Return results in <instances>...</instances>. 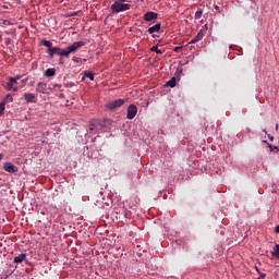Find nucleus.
Segmentation results:
<instances>
[{"mask_svg":"<svg viewBox=\"0 0 279 279\" xmlns=\"http://www.w3.org/2000/svg\"><path fill=\"white\" fill-rule=\"evenodd\" d=\"M130 10V4L125 3V0H116L111 4V11L113 14H119V12H128Z\"/></svg>","mask_w":279,"mask_h":279,"instance_id":"nucleus-1","label":"nucleus"},{"mask_svg":"<svg viewBox=\"0 0 279 279\" xmlns=\"http://www.w3.org/2000/svg\"><path fill=\"white\" fill-rule=\"evenodd\" d=\"M84 45H86V43L75 41L72 45L68 46L65 49V58H69V56H71V53H76L77 51H80V49H82V47H84Z\"/></svg>","mask_w":279,"mask_h":279,"instance_id":"nucleus-2","label":"nucleus"},{"mask_svg":"<svg viewBox=\"0 0 279 279\" xmlns=\"http://www.w3.org/2000/svg\"><path fill=\"white\" fill-rule=\"evenodd\" d=\"M47 53L50 58H53V56H64L66 58V50H62L60 47H52L47 50Z\"/></svg>","mask_w":279,"mask_h":279,"instance_id":"nucleus-3","label":"nucleus"},{"mask_svg":"<svg viewBox=\"0 0 279 279\" xmlns=\"http://www.w3.org/2000/svg\"><path fill=\"white\" fill-rule=\"evenodd\" d=\"M124 104H125V99H118V100L108 102L106 105V108L108 110H117V108H121V106H123Z\"/></svg>","mask_w":279,"mask_h":279,"instance_id":"nucleus-4","label":"nucleus"},{"mask_svg":"<svg viewBox=\"0 0 279 279\" xmlns=\"http://www.w3.org/2000/svg\"><path fill=\"white\" fill-rule=\"evenodd\" d=\"M206 28H202L196 36H194L191 41L190 45H195V43H199V40H202V38H204V36H206V32L208 29V25H205Z\"/></svg>","mask_w":279,"mask_h":279,"instance_id":"nucleus-5","label":"nucleus"},{"mask_svg":"<svg viewBox=\"0 0 279 279\" xmlns=\"http://www.w3.org/2000/svg\"><path fill=\"white\" fill-rule=\"evenodd\" d=\"M5 88L7 90H13V93H16L19 90V81H15L14 77L10 76Z\"/></svg>","mask_w":279,"mask_h":279,"instance_id":"nucleus-6","label":"nucleus"},{"mask_svg":"<svg viewBox=\"0 0 279 279\" xmlns=\"http://www.w3.org/2000/svg\"><path fill=\"white\" fill-rule=\"evenodd\" d=\"M138 114V107L136 105H130L128 110H126V119L132 121Z\"/></svg>","mask_w":279,"mask_h":279,"instance_id":"nucleus-7","label":"nucleus"},{"mask_svg":"<svg viewBox=\"0 0 279 279\" xmlns=\"http://www.w3.org/2000/svg\"><path fill=\"white\" fill-rule=\"evenodd\" d=\"M3 169L8 173H17L19 172V167L14 166V163H12V162H5L3 165Z\"/></svg>","mask_w":279,"mask_h":279,"instance_id":"nucleus-8","label":"nucleus"},{"mask_svg":"<svg viewBox=\"0 0 279 279\" xmlns=\"http://www.w3.org/2000/svg\"><path fill=\"white\" fill-rule=\"evenodd\" d=\"M156 19H158V13H155V12H147L145 13L144 15V20H146L148 23L151 22V21H156Z\"/></svg>","mask_w":279,"mask_h":279,"instance_id":"nucleus-9","label":"nucleus"},{"mask_svg":"<svg viewBox=\"0 0 279 279\" xmlns=\"http://www.w3.org/2000/svg\"><path fill=\"white\" fill-rule=\"evenodd\" d=\"M23 97H24L26 104H34V99H36V94L24 93Z\"/></svg>","mask_w":279,"mask_h":279,"instance_id":"nucleus-10","label":"nucleus"},{"mask_svg":"<svg viewBox=\"0 0 279 279\" xmlns=\"http://www.w3.org/2000/svg\"><path fill=\"white\" fill-rule=\"evenodd\" d=\"M86 77H88V80H90V82H95V73H93L92 71H85L83 73L82 81L84 82V80H86Z\"/></svg>","mask_w":279,"mask_h":279,"instance_id":"nucleus-11","label":"nucleus"},{"mask_svg":"<svg viewBox=\"0 0 279 279\" xmlns=\"http://www.w3.org/2000/svg\"><path fill=\"white\" fill-rule=\"evenodd\" d=\"M160 27H162L160 23L155 24L148 28V34H156V32H160Z\"/></svg>","mask_w":279,"mask_h":279,"instance_id":"nucleus-12","label":"nucleus"},{"mask_svg":"<svg viewBox=\"0 0 279 279\" xmlns=\"http://www.w3.org/2000/svg\"><path fill=\"white\" fill-rule=\"evenodd\" d=\"M25 258H27L26 254H20V255L14 257V263H16V264L23 263V260H25Z\"/></svg>","mask_w":279,"mask_h":279,"instance_id":"nucleus-13","label":"nucleus"},{"mask_svg":"<svg viewBox=\"0 0 279 279\" xmlns=\"http://www.w3.org/2000/svg\"><path fill=\"white\" fill-rule=\"evenodd\" d=\"M45 75L46 77H53V75H56V69H47Z\"/></svg>","mask_w":279,"mask_h":279,"instance_id":"nucleus-14","label":"nucleus"},{"mask_svg":"<svg viewBox=\"0 0 279 279\" xmlns=\"http://www.w3.org/2000/svg\"><path fill=\"white\" fill-rule=\"evenodd\" d=\"M37 86H38L39 93H45V90H47V83L40 82L37 84Z\"/></svg>","mask_w":279,"mask_h":279,"instance_id":"nucleus-15","label":"nucleus"},{"mask_svg":"<svg viewBox=\"0 0 279 279\" xmlns=\"http://www.w3.org/2000/svg\"><path fill=\"white\" fill-rule=\"evenodd\" d=\"M41 45L44 47H48V49H52L53 48V43H51V41H49L47 39L41 40Z\"/></svg>","mask_w":279,"mask_h":279,"instance_id":"nucleus-16","label":"nucleus"},{"mask_svg":"<svg viewBox=\"0 0 279 279\" xmlns=\"http://www.w3.org/2000/svg\"><path fill=\"white\" fill-rule=\"evenodd\" d=\"M271 255L275 256V258L279 259V244L275 245L274 251L271 252Z\"/></svg>","mask_w":279,"mask_h":279,"instance_id":"nucleus-17","label":"nucleus"},{"mask_svg":"<svg viewBox=\"0 0 279 279\" xmlns=\"http://www.w3.org/2000/svg\"><path fill=\"white\" fill-rule=\"evenodd\" d=\"M175 77H172L170 81L167 82L166 86H170V88H175Z\"/></svg>","mask_w":279,"mask_h":279,"instance_id":"nucleus-18","label":"nucleus"},{"mask_svg":"<svg viewBox=\"0 0 279 279\" xmlns=\"http://www.w3.org/2000/svg\"><path fill=\"white\" fill-rule=\"evenodd\" d=\"M3 101L4 104H12L14 101V98H12V95L8 94Z\"/></svg>","mask_w":279,"mask_h":279,"instance_id":"nucleus-19","label":"nucleus"},{"mask_svg":"<svg viewBox=\"0 0 279 279\" xmlns=\"http://www.w3.org/2000/svg\"><path fill=\"white\" fill-rule=\"evenodd\" d=\"M97 130V122H92L89 124V132H96Z\"/></svg>","mask_w":279,"mask_h":279,"instance_id":"nucleus-20","label":"nucleus"},{"mask_svg":"<svg viewBox=\"0 0 279 279\" xmlns=\"http://www.w3.org/2000/svg\"><path fill=\"white\" fill-rule=\"evenodd\" d=\"M150 51H155V53L162 54V50L158 49V45L153 46V47L150 48Z\"/></svg>","mask_w":279,"mask_h":279,"instance_id":"nucleus-21","label":"nucleus"},{"mask_svg":"<svg viewBox=\"0 0 279 279\" xmlns=\"http://www.w3.org/2000/svg\"><path fill=\"white\" fill-rule=\"evenodd\" d=\"M5 111V101L0 102V117Z\"/></svg>","mask_w":279,"mask_h":279,"instance_id":"nucleus-22","label":"nucleus"},{"mask_svg":"<svg viewBox=\"0 0 279 279\" xmlns=\"http://www.w3.org/2000/svg\"><path fill=\"white\" fill-rule=\"evenodd\" d=\"M110 123H112L111 120H105L102 123H100V125H102L104 128H106V125H110Z\"/></svg>","mask_w":279,"mask_h":279,"instance_id":"nucleus-23","label":"nucleus"},{"mask_svg":"<svg viewBox=\"0 0 279 279\" xmlns=\"http://www.w3.org/2000/svg\"><path fill=\"white\" fill-rule=\"evenodd\" d=\"M201 16H202V11H196L195 17H196V19H201Z\"/></svg>","mask_w":279,"mask_h":279,"instance_id":"nucleus-24","label":"nucleus"},{"mask_svg":"<svg viewBox=\"0 0 279 279\" xmlns=\"http://www.w3.org/2000/svg\"><path fill=\"white\" fill-rule=\"evenodd\" d=\"M21 77H23V76H22V75H16V76L13 77V80H14L15 82H19V80H21Z\"/></svg>","mask_w":279,"mask_h":279,"instance_id":"nucleus-25","label":"nucleus"},{"mask_svg":"<svg viewBox=\"0 0 279 279\" xmlns=\"http://www.w3.org/2000/svg\"><path fill=\"white\" fill-rule=\"evenodd\" d=\"M4 43H5V45H10L11 39H10V38H7V39H4Z\"/></svg>","mask_w":279,"mask_h":279,"instance_id":"nucleus-26","label":"nucleus"},{"mask_svg":"<svg viewBox=\"0 0 279 279\" xmlns=\"http://www.w3.org/2000/svg\"><path fill=\"white\" fill-rule=\"evenodd\" d=\"M180 49H182V47L177 46V47L174 48V51L178 52V51H180Z\"/></svg>","mask_w":279,"mask_h":279,"instance_id":"nucleus-27","label":"nucleus"},{"mask_svg":"<svg viewBox=\"0 0 279 279\" xmlns=\"http://www.w3.org/2000/svg\"><path fill=\"white\" fill-rule=\"evenodd\" d=\"M269 141H274V136L268 135Z\"/></svg>","mask_w":279,"mask_h":279,"instance_id":"nucleus-28","label":"nucleus"},{"mask_svg":"<svg viewBox=\"0 0 279 279\" xmlns=\"http://www.w3.org/2000/svg\"><path fill=\"white\" fill-rule=\"evenodd\" d=\"M269 148H270V151H274V146H271V144H269Z\"/></svg>","mask_w":279,"mask_h":279,"instance_id":"nucleus-29","label":"nucleus"},{"mask_svg":"<svg viewBox=\"0 0 279 279\" xmlns=\"http://www.w3.org/2000/svg\"><path fill=\"white\" fill-rule=\"evenodd\" d=\"M25 82H27V78L22 80V84L25 85Z\"/></svg>","mask_w":279,"mask_h":279,"instance_id":"nucleus-30","label":"nucleus"},{"mask_svg":"<svg viewBox=\"0 0 279 279\" xmlns=\"http://www.w3.org/2000/svg\"><path fill=\"white\" fill-rule=\"evenodd\" d=\"M276 232L279 233V226L276 227Z\"/></svg>","mask_w":279,"mask_h":279,"instance_id":"nucleus-31","label":"nucleus"},{"mask_svg":"<svg viewBox=\"0 0 279 279\" xmlns=\"http://www.w3.org/2000/svg\"><path fill=\"white\" fill-rule=\"evenodd\" d=\"M0 160H3V154H0Z\"/></svg>","mask_w":279,"mask_h":279,"instance_id":"nucleus-32","label":"nucleus"},{"mask_svg":"<svg viewBox=\"0 0 279 279\" xmlns=\"http://www.w3.org/2000/svg\"><path fill=\"white\" fill-rule=\"evenodd\" d=\"M276 132H278V124H276V128H275Z\"/></svg>","mask_w":279,"mask_h":279,"instance_id":"nucleus-33","label":"nucleus"},{"mask_svg":"<svg viewBox=\"0 0 279 279\" xmlns=\"http://www.w3.org/2000/svg\"><path fill=\"white\" fill-rule=\"evenodd\" d=\"M73 61H74V62H77V58H73Z\"/></svg>","mask_w":279,"mask_h":279,"instance_id":"nucleus-34","label":"nucleus"},{"mask_svg":"<svg viewBox=\"0 0 279 279\" xmlns=\"http://www.w3.org/2000/svg\"><path fill=\"white\" fill-rule=\"evenodd\" d=\"M263 132H264V134H267V130L264 129Z\"/></svg>","mask_w":279,"mask_h":279,"instance_id":"nucleus-35","label":"nucleus"},{"mask_svg":"<svg viewBox=\"0 0 279 279\" xmlns=\"http://www.w3.org/2000/svg\"><path fill=\"white\" fill-rule=\"evenodd\" d=\"M274 149H277V150L279 151V148H278V146H275V147H274Z\"/></svg>","mask_w":279,"mask_h":279,"instance_id":"nucleus-36","label":"nucleus"},{"mask_svg":"<svg viewBox=\"0 0 279 279\" xmlns=\"http://www.w3.org/2000/svg\"><path fill=\"white\" fill-rule=\"evenodd\" d=\"M125 217H130V214H125Z\"/></svg>","mask_w":279,"mask_h":279,"instance_id":"nucleus-37","label":"nucleus"}]
</instances>
